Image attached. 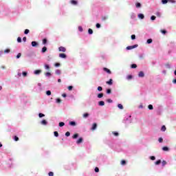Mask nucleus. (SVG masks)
<instances>
[{"instance_id": "54", "label": "nucleus", "mask_w": 176, "mask_h": 176, "mask_svg": "<svg viewBox=\"0 0 176 176\" xmlns=\"http://www.w3.org/2000/svg\"><path fill=\"white\" fill-rule=\"evenodd\" d=\"M45 68L46 69H50V67H49V65H45Z\"/></svg>"}, {"instance_id": "18", "label": "nucleus", "mask_w": 176, "mask_h": 176, "mask_svg": "<svg viewBox=\"0 0 176 176\" xmlns=\"http://www.w3.org/2000/svg\"><path fill=\"white\" fill-rule=\"evenodd\" d=\"M78 137H79V134L75 133V134L72 136V138H73L74 140H76V138H77Z\"/></svg>"}, {"instance_id": "27", "label": "nucleus", "mask_w": 176, "mask_h": 176, "mask_svg": "<svg viewBox=\"0 0 176 176\" xmlns=\"http://www.w3.org/2000/svg\"><path fill=\"white\" fill-rule=\"evenodd\" d=\"M166 130V126H162V128H161V131H165Z\"/></svg>"}, {"instance_id": "49", "label": "nucleus", "mask_w": 176, "mask_h": 176, "mask_svg": "<svg viewBox=\"0 0 176 176\" xmlns=\"http://www.w3.org/2000/svg\"><path fill=\"white\" fill-rule=\"evenodd\" d=\"M60 64L59 63H56L54 64V67H60Z\"/></svg>"}, {"instance_id": "31", "label": "nucleus", "mask_w": 176, "mask_h": 176, "mask_svg": "<svg viewBox=\"0 0 176 176\" xmlns=\"http://www.w3.org/2000/svg\"><path fill=\"white\" fill-rule=\"evenodd\" d=\"M28 74V73L26 72H22V75H23V76H24V77L27 76Z\"/></svg>"}, {"instance_id": "10", "label": "nucleus", "mask_w": 176, "mask_h": 176, "mask_svg": "<svg viewBox=\"0 0 176 176\" xmlns=\"http://www.w3.org/2000/svg\"><path fill=\"white\" fill-rule=\"evenodd\" d=\"M38 43L36 42V41H32V46L33 47H36V46H38Z\"/></svg>"}, {"instance_id": "60", "label": "nucleus", "mask_w": 176, "mask_h": 176, "mask_svg": "<svg viewBox=\"0 0 176 176\" xmlns=\"http://www.w3.org/2000/svg\"><path fill=\"white\" fill-rule=\"evenodd\" d=\"M141 6V3H136V8H140Z\"/></svg>"}, {"instance_id": "35", "label": "nucleus", "mask_w": 176, "mask_h": 176, "mask_svg": "<svg viewBox=\"0 0 176 176\" xmlns=\"http://www.w3.org/2000/svg\"><path fill=\"white\" fill-rule=\"evenodd\" d=\"M148 109L152 110V109H153V106L152 104H149L148 106Z\"/></svg>"}, {"instance_id": "14", "label": "nucleus", "mask_w": 176, "mask_h": 176, "mask_svg": "<svg viewBox=\"0 0 176 176\" xmlns=\"http://www.w3.org/2000/svg\"><path fill=\"white\" fill-rule=\"evenodd\" d=\"M138 17H139V19H141L142 20L145 19V16H144L143 14H139Z\"/></svg>"}, {"instance_id": "15", "label": "nucleus", "mask_w": 176, "mask_h": 176, "mask_svg": "<svg viewBox=\"0 0 176 176\" xmlns=\"http://www.w3.org/2000/svg\"><path fill=\"white\" fill-rule=\"evenodd\" d=\"M90 116V114H89L88 113H85L82 115V118H84L85 119H86V118H89V116Z\"/></svg>"}, {"instance_id": "44", "label": "nucleus", "mask_w": 176, "mask_h": 176, "mask_svg": "<svg viewBox=\"0 0 176 176\" xmlns=\"http://www.w3.org/2000/svg\"><path fill=\"white\" fill-rule=\"evenodd\" d=\"M113 135H115L116 137H118V135H119V133L118 132H113Z\"/></svg>"}, {"instance_id": "16", "label": "nucleus", "mask_w": 176, "mask_h": 176, "mask_svg": "<svg viewBox=\"0 0 176 176\" xmlns=\"http://www.w3.org/2000/svg\"><path fill=\"white\" fill-rule=\"evenodd\" d=\"M56 75H61V70L56 69L55 72Z\"/></svg>"}, {"instance_id": "19", "label": "nucleus", "mask_w": 176, "mask_h": 176, "mask_svg": "<svg viewBox=\"0 0 176 176\" xmlns=\"http://www.w3.org/2000/svg\"><path fill=\"white\" fill-rule=\"evenodd\" d=\"M104 97V94L101 93L98 94V98H102Z\"/></svg>"}, {"instance_id": "61", "label": "nucleus", "mask_w": 176, "mask_h": 176, "mask_svg": "<svg viewBox=\"0 0 176 176\" xmlns=\"http://www.w3.org/2000/svg\"><path fill=\"white\" fill-rule=\"evenodd\" d=\"M14 141H19V137L14 136Z\"/></svg>"}, {"instance_id": "26", "label": "nucleus", "mask_w": 176, "mask_h": 176, "mask_svg": "<svg viewBox=\"0 0 176 176\" xmlns=\"http://www.w3.org/2000/svg\"><path fill=\"white\" fill-rule=\"evenodd\" d=\"M47 43V39L44 38V39L43 40V45H46Z\"/></svg>"}, {"instance_id": "51", "label": "nucleus", "mask_w": 176, "mask_h": 176, "mask_svg": "<svg viewBox=\"0 0 176 176\" xmlns=\"http://www.w3.org/2000/svg\"><path fill=\"white\" fill-rule=\"evenodd\" d=\"M4 53H10V50L9 49L5 50Z\"/></svg>"}, {"instance_id": "59", "label": "nucleus", "mask_w": 176, "mask_h": 176, "mask_svg": "<svg viewBox=\"0 0 176 176\" xmlns=\"http://www.w3.org/2000/svg\"><path fill=\"white\" fill-rule=\"evenodd\" d=\"M46 76H52V74L50 72H47L45 74Z\"/></svg>"}, {"instance_id": "48", "label": "nucleus", "mask_w": 176, "mask_h": 176, "mask_svg": "<svg viewBox=\"0 0 176 176\" xmlns=\"http://www.w3.org/2000/svg\"><path fill=\"white\" fill-rule=\"evenodd\" d=\"M151 20H156V16H151Z\"/></svg>"}, {"instance_id": "8", "label": "nucleus", "mask_w": 176, "mask_h": 176, "mask_svg": "<svg viewBox=\"0 0 176 176\" xmlns=\"http://www.w3.org/2000/svg\"><path fill=\"white\" fill-rule=\"evenodd\" d=\"M113 80H112V78H111L109 81H107L106 83H107V85H109L111 86L113 84Z\"/></svg>"}, {"instance_id": "21", "label": "nucleus", "mask_w": 176, "mask_h": 176, "mask_svg": "<svg viewBox=\"0 0 176 176\" xmlns=\"http://www.w3.org/2000/svg\"><path fill=\"white\" fill-rule=\"evenodd\" d=\"M155 15L157 16V17H161L162 14L160 13V12H157L155 13Z\"/></svg>"}, {"instance_id": "37", "label": "nucleus", "mask_w": 176, "mask_h": 176, "mask_svg": "<svg viewBox=\"0 0 176 176\" xmlns=\"http://www.w3.org/2000/svg\"><path fill=\"white\" fill-rule=\"evenodd\" d=\"M95 173H100V168L98 167L95 168Z\"/></svg>"}, {"instance_id": "38", "label": "nucleus", "mask_w": 176, "mask_h": 176, "mask_svg": "<svg viewBox=\"0 0 176 176\" xmlns=\"http://www.w3.org/2000/svg\"><path fill=\"white\" fill-rule=\"evenodd\" d=\"M46 94H47V96H51V95H52V91H46Z\"/></svg>"}, {"instance_id": "33", "label": "nucleus", "mask_w": 176, "mask_h": 176, "mask_svg": "<svg viewBox=\"0 0 176 176\" xmlns=\"http://www.w3.org/2000/svg\"><path fill=\"white\" fill-rule=\"evenodd\" d=\"M126 79H128V80H130V79H133V76L129 75V76L126 77Z\"/></svg>"}, {"instance_id": "52", "label": "nucleus", "mask_w": 176, "mask_h": 176, "mask_svg": "<svg viewBox=\"0 0 176 176\" xmlns=\"http://www.w3.org/2000/svg\"><path fill=\"white\" fill-rule=\"evenodd\" d=\"M56 102H57L58 104H60V102H61V99L57 98V99H56Z\"/></svg>"}, {"instance_id": "56", "label": "nucleus", "mask_w": 176, "mask_h": 176, "mask_svg": "<svg viewBox=\"0 0 176 176\" xmlns=\"http://www.w3.org/2000/svg\"><path fill=\"white\" fill-rule=\"evenodd\" d=\"M48 175H49V176H53V175H54V173L53 172H50V173H48Z\"/></svg>"}, {"instance_id": "5", "label": "nucleus", "mask_w": 176, "mask_h": 176, "mask_svg": "<svg viewBox=\"0 0 176 176\" xmlns=\"http://www.w3.org/2000/svg\"><path fill=\"white\" fill-rule=\"evenodd\" d=\"M139 78H144L145 76V74H144V72H140L138 74Z\"/></svg>"}, {"instance_id": "63", "label": "nucleus", "mask_w": 176, "mask_h": 176, "mask_svg": "<svg viewBox=\"0 0 176 176\" xmlns=\"http://www.w3.org/2000/svg\"><path fill=\"white\" fill-rule=\"evenodd\" d=\"M158 141H159V142H163V138H160Z\"/></svg>"}, {"instance_id": "23", "label": "nucleus", "mask_w": 176, "mask_h": 176, "mask_svg": "<svg viewBox=\"0 0 176 176\" xmlns=\"http://www.w3.org/2000/svg\"><path fill=\"white\" fill-rule=\"evenodd\" d=\"M63 126H65V123L63 122H59V127H63Z\"/></svg>"}, {"instance_id": "55", "label": "nucleus", "mask_w": 176, "mask_h": 176, "mask_svg": "<svg viewBox=\"0 0 176 176\" xmlns=\"http://www.w3.org/2000/svg\"><path fill=\"white\" fill-rule=\"evenodd\" d=\"M131 67V68H137V65L135 64H132Z\"/></svg>"}, {"instance_id": "45", "label": "nucleus", "mask_w": 176, "mask_h": 176, "mask_svg": "<svg viewBox=\"0 0 176 176\" xmlns=\"http://www.w3.org/2000/svg\"><path fill=\"white\" fill-rule=\"evenodd\" d=\"M166 164H167V162L163 160L162 161V166H166Z\"/></svg>"}, {"instance_id": "50", "label": "nucleus", "mask_w": 176, "mask_h": 176, "mask_svg": "<svg viewBox=\"0 0 176 176\" xmlns=\"http://www.w3.org/2000/svg\"><path fill=\"white\" fill-rule=\"evenodd\" d=\"M17 42H19V43H21V37H18Z\"/></svg>"}, {"instance_id": "39", "label": "nucleus", "mask_w": 176, "mask_h": 176, "mask_svg": "<svg viewBox=\"0 0 176 176\" xmlns=\"http://www.w3.org/2000/svg\"><path fill=\"white\" fill-rule=\"evenodd\" d=\"M38 116H39V118H43L45 116V114L40 113H38Z\"/></svg>"}, {"instance_id": "20", "label": "nucleus", "mask_w": 176, "mask_h": 176, "mask_svg": "<svg viewBox=\"0 0 176 176\" xmlns=\"http://www.w3.org/2000/svg\"><path fill=\"white\" fill-rule=\"evenodd\" d=\"M160 163H162V160H159L157 162H155V164L156 166H159V164H160Z\"/></svg>"}, {"instance_id": "6", "label": "nucleus", "mask_w": 176, "mask_h": 176, "mask_svg": "<svg viewBox=\"0 0 176 176\" xmlns=\"http://www.w3.org/2000/svg\"><path fill=\"white\" fill-rule=\"evenodd\" d=\"M103 71H104L105 72H107V74H112V72L109 70V69L107 67H104Z\"/></svg>"}, {"instance_id": "42", "label": "nucleus", "mask_w": 176, "mask_h": 176, "mask_svg": "<svg viewBox=\"0 0 176 176\" xmlns=\"http://www.w3.org/2000/svg\"><path fill=\"white\" fill-rule=\"evenodd\" d=\"M54 136H55V137H58V132L54 131Z\"/></svg>"}, {"instance_id": "25", "label": "nucleus", "mask_w": 176, "mask_h": 176, "mask_svg": "<svg viewBox=\"0 0 176 176\" xmlns=\"http://www.w3.org/2000/svg\"><path fill=\"white\" fill-rule=\"evenodd\" d=\"M121 165H122V166H126V161H125L124 160H122L121 161Z\"/></svg>"}, {"instance_id": "32", "label": "nucleus", "mask_w": 176, "mask_h": 176, "mask_svg": "<svg viewBox=\"0 0 176 176\" xmlns=\"http://www.w3.org/2000/svg\"><path fill=\"white\" fill-rule=\"evenodd\" d=\"M162 2L163 3V5H166V3H167V2H168V0H162Z\"/></svg>"}, {"instance_id": "43", "label": "nucleus", "mask_w": 176, "mask_h": 176, "mask_svg": "<svg viewBox=\"0 0 176 176\" xmlns=\"http://www.w3.org/2000/svg\"><path fill=\"white\" fill-rule=\"evenodd\" d=\"M111 89H108L107 90V94H111Z\"/></svg>"}, {"instance_id": "58", "label": "nucleus", "mask_w": 176, "mask_h": 176, "mask_svg": "<svg viewBox=\"0 0 176 176\" xmlns=\"http://www.w3.org/2000/svg\"><path fill=\"white\" fill-rule=\"evenodd\" d=\"M67 89H68V90L71 91V90H72V89H74V87H72V86H69V87H67Z\"/></svg>"}, {"instance_id": "29", "label": "nucleus", "mask_w": 176, "mask_h": 176, "mask_svg": "<svg viewBox=\"0 0 176 176\" xmlns=\"http://www.w3.org/2000/svg\"><path fill=\"white\" fill-rule=\"evenodd\" d=\"M24 34H25V35H27V34H30V30H28V29L25 30Z\"/></svg>"}, {"instance_id": "41", "label": "nucleus", "mask_w": 176, "mask_h": 176, "mask_svg": "<svg viewBox=\"0 0 176 176\" xmlns=\"http://www.w3.org/2000/svg\"><path fill=\"white\" fill-rule=\"evenodd\" d=\"M153 41H152V38H148L147 40V43H152Z\"/></svg>"}, {"instance_id": "30", "label": "nucleus", "mask_w": 176, "mask_h": 176, "mask_svg": "<svg viewBox=\"0 0 176 176\" xmlns=\"http://www.w3.org/2000/svg\"><path fill=\"white\" fill-rule=\"evenodd\" d=\"M88 33H89L90 35H91V34H93V30H91V28H89V29L88 30Z\"/></svg>"}, {"instance_id": "9", "label": "nucleus", "mask_w": 176, "mask_h": 176, "mask_svg": "<svg viewBox=\"0 0 176 176\" xmlns=\"http://www.w3.org/2000/svg\"><path fill=\"white\" fill-rule=\"evenodd\" d=\"M59 57H60V58H67V54H59Z\"/></svg>"}, {"instance_id": "62", "label": "nucleus", "mask_w": 176, "mask_h": 176, "mask_svg": "<svg viewBox=\"0 0 176 176\" xmlns=\"http://www.w3.org/2000/svg\"><path fill=\"white\" fill-rule=\"evenodd\" d=\"M101 28V25L100 23H97L96 28Z\"/></svg>"}, {"instance_id": "36", "label": "nucleus", "mask_w": 176, "mask_h": 176, "mask_svg": "<svg viewBox=\"0 0 176 176\" xmlns=\"http://www.w3.org/2000/svg\"><path fill=\"white\" fill-rule=\"evenodd\" d=\"M102 20L103 21H105V20H108V16H102Z\"/></svg>"}, {"instance_id": "7", "label": "nucleus", "mask_w": 176, "mask_h": 176, "mask_svg": "<svg viewBox=\"0 0 176 176\" xmlns=\"http://www.w3.org/2000/svg\"><path fill=\"white\" fill-rule=\"evenodd\" d=\"M82 142H83V138H80L76 141V144H82Z\"/></svg>"}, {"instance_id": "13", "label": "nucleus", "mask_w": 176, "mask_h": 176, "mask_svg": "<svg viewBox=\"0 0 176 176\" xmlns=\"http://www.w3.org/2000/svg\"><path fill=\"white\" fill-rule=\"evenodd\" d=\"M41 72H42V70H39V69L35 70L34 71V74L35 75H39V74H41Z\"/></svg>"}, {"instance_id": "12", "label": "nucleus", "mask_w": 176, "mask_h": 176, "mask_svg": "<svg viewBox=\"0 0 176 176\" xmlns=\"http://www.w3.org/2000/svg\"><path fill=\"white\" fill-rule=\"evenodd\" d=\"M69 124L70 126H76V122H75L74 121H70V122H69Z\"/></svg>"}, {"instance_id": "22", "label": "nucleus", "mask_w": 176, "mask_h": 176, "mask_svg": "<svg viewBox=\"0 0 176 176\" xmlns=\"http://www.w3.org/2000/svg\"><path fill=\"white\" fill-rule=\"evenodd\" d=\"M41 124H44V125L47 124V121H46L45 120H42L41 121Z\"/></svg>"}, {"instance_id": "53", "label": "nucleus", "mask_w": 176, "mask_h": 176, "mask_svg": "<svg viewBox=\"0 0 176 176\" xmlns=\"http://www.w3.org/2000/svg\"><path fill=\"white\" fill-rule=\"evenodd\" d=\"M131 38L132 40L135 39V34H132Z\"/></svg>"}, {"instance_id": "17", "label": "nucleus", "mask_w": 176, "mask_h": 176, "mask_svg": "<svg viewBox=\"0 0 176 176\" xmlns=\"http://www.w3.org/2000/svg\"><path fill=\"white\" fill-rule=\"evenodd\" d=\"M47 51V47H43L42 48V50H41L42 53H46Z\"/></svg>"}, {"instance_id": "57", "label": "nucleus", "mask_w": 176, "mask_h": 176, "mask_svg": "<svg viewBox=\"0 0 176 176\" xmlns=\"http://www.w3.org/2000/svg\"><path fill=\"white\" fill-rule=\"evenodd\" d=\"M21 57V53H19L16 56V58H20Z\"/></svg>"}, {"instance_id": "24", "label": "nucleus", "mask_w": 176, "mask_h": 176, "mask_svg": "<svg viewBox=\"0 0 176 176\" xmlns=\"http://www.w3.org/2000/svg\"><path fill=\"white\" fill-rule=\"evenodd\" d=\"M160 32H162V34H163L164 35H166V34H167V31L164 30H161Z\"/></svg>"}, {"instance_id": "2", "label": "nucleus", "mask_w": 176, "mask_h": 176, "mask_svg": "<svg viewBox=\"0 0 176 176\" xmlns=\"http://www.w3.org/2000/svg\"><path fill=\"white\" fill-rule=\"evenodd\" d=\"M59 52H63V53H65L67 52V49L64 47H58Z\"/></svg>"}, {"instance_id": "4", "label": "nucleus", "mask_w": 176, "mask_h": 176, "mask_svg": "<svg viewBox=\"0 0 176 176\" xmlns=\"http://www.w3.org/2000/svg\"><path fill=\"white\" fill-rule=\"evenodd\" d=\"M70 3H72V5H74L76 6V5H78V1H76V0H71L70 1Z\"/></svg>"}, {"instance_id": "28", "label": "nucleus", "mask_w": 176, "mask_h": 176, "mask_svg": "<svg viewBox=\"0 0 176 176\" xmlns=\"http://www.w3.org/2000/svg\"><path fill=\"white\" fill-rule=\"evenodd\" d=\"M118 107L120 109H123V105L122 104H118Z\"/></svg>"}, {"instance_id": "47", "label": "nucleus", "mask_w": 176, "mask_h": 176, "mask_svg": "<svg viewBox=\"0 0 176 176\" xmlns=\"http://www.w3.org/2000/svg\"><path fill=\"white\" fill-rule=\"evenodd\" d=\"M150 159H151V160H155L156 157L155 156H151Z\"/></svg>"}, {"instance_id": "1", "label": "nucleus", "mask_w": 176, "mask_h": 176, "mask_svg": "<svg viewBox=\"0 0 176 176\" xmlns=\"http://www.w3.org/2000/svg\"><path fill=\"white\" fill-rule=\"evenodd\" d=\"M135 47H138V45L128 46L126 47V50H131L132 49H135Z\"/></svg>"}, {"instance_id": "64", "label": "nucleus", "mask_w": 176, "mask_h": 176, "mask_svg": "<svg viewBox=\"0 0 176 176\" xmlns=\"http://www.w3.org/2000/svg\"><path fill=\"white\" fill-rule=\"evenodd\" d=\"M107 102H110V103H111V102H112L111 99H107Z\"/></svg>"}, {"instance_id": "40", "label": "nucleus", "mask_w": 176, "mask_h": 176, "mask_svg": "<svg viewBox=\"0 0 176 176\" xmlns=\"http://www.w3.org/2000/svg\"><path fill=\"white\" fill-rule=\"evenodd\" d=\"M65 135L66 137H69V135H71V133H69V131H67L65 133Z\"/></svg>"}, {"instance_id": "34", "label": "nucleus", "mask_w": 176, "mask_h": 176, "mask_svg": "<svg viewBox=\"0 0 176 176\" xmlns=\"http://www.w3.org/2000/svg\"><path fill=\"white\" fill-rule=\"evenodd\" d=\"M162 150H163V151H168V147H167V146H164V147L162 148Z\"/></svg>"}, {"instance_id": "11", "label": "nucleus", "mask_w": 176, "mask_h": 176, "mask_svg": "<svg viewBox=\"0 0 176 176\" xmlns=\"http://www.w3.org/2000/svg\"><path fill=\"white\" fill-rule=\"evenodd\" d=\"M98 105H100V107H104V105H105V102H104V101H100L99 102H98Z\"/></svg>"}, {"instance_id": "46", "label": "nucleus", "mask_w": 176, "mask_h": 176, "mask_svg": "<svg viewBox=\"0 0 176 176\" xmlns=\"http://www.w3.org/2000/svg\"><path fill=\"white\" fill-rule=\"evenodd\" d=\"M98 91H102V87H98Z\"/></svg>"}, {"instance_id": "3", "label": "nucleus", "mask_w": 176, "mask_h": 176, "mask_svg": "<svg viewBox=\"0 0 176 176\" xmlns=\"http://www.w3.org/2000/svg\"><path fill=\"white\" fill-rule=\"evenodd\" d=\"M96 129H97V123H94L92 125V127L91 128V130L92 131H94V130H96Z\"/></svg>"}]
</instances>
